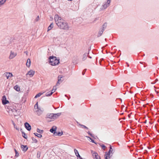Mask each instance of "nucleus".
Segmentation results:
<instances>
[{
  "label": "nucleus",
  "instance_id": "f704fd0d",
  "mask_svg": "<svg viewBox=\"0 0 159 159\" xmlns=\"http://www.w3.org/2000/svg\"><path fill=\"white\" fill-rule=\"evenodd\" d=\"M13 125H14V128L18 130L19 129L18 128H17V126L14 123H13Z\"/></svg>",
  "mask_w": 159,
  "mask_h": 159
},
{
  "label": "nucleus",
  "instance_id": "dca6fc26",
  "mask_svg": "<svg viewBox=\"0 0 159 159\" xmlns=\"http://www.w3.org/2000/svg\"><path fill=\"white\" fill-rule=\"evenodd\" d=\"M14 89L16 91L19 92L20 91V87L17 85H16L14 87Z\"/></svg>",
  "mask_w": 159,
  "mask_h": 159
},
{
  "label": "nucleus",
  "instance_id": "6e6552de",
  "mask_svg": "<svg viewBox=\"0 0 159 159\" xmlns=\"http://www.w3.org/2000/svg\"><path fill=\"white\" fill-rule=\"evenodd\" d=\"M2 103L3 105H5L9 103L8 101L7 100L5 96H3L2 97Z\"/></svg>",
  "mask_w": 159,
  "mask_h": 159
},
{
  "label": "nucleus",
  "instance_id": "aec40b11",
  "mask_svg": "<svg viewBox=\"0 0 159 159\" xmlns=\"http://www.w3.org/2000/svg\"><path fill=\"white\" fill-rule=\"evenodd\" d=\"M104 31V30H99L98 33V37L101 36L102 34Z\"/></svg>",
  "mask_w": 159,
  "mask_h": 159
},
{
  "label": "nucleus",
  "instance_id": "39448f33",
  "mask_svg": "<svg viewBox=\"0 0 159 159\" xmlns=\"http://www.w3.org/2000/svg\"><path fill=\"white\" fill-rule=\"evenodd\" d=\"M111 0H107V2L104 3L102 6L101 9L103 10L106 9L107 7L109 6L111 2Z\"/></svg>",
  "mask_w": 159,
  "mask_h": 159
},
{
  "label": "nucleus",
  "instance_id": "37998d69",
  "mask_svg": "<svg viewBox=\"0 0 159 159\" xmlns=\"http://www.w3.org/2000/svg\"><path fill=\"white\" fill-rule=\"evenodd\" d=\"M14 151H15V153H16V152H17V151L16 150V149H14Z\"/></svg>",
  "mask_w": 159,
  "mask_h": 159
},
{
  "label": "nucleus",
  "instance_id": "2eb2a0df",
  "mask_svg": "<svg viewBox=\"0 0 159 159\" xmlns=\"http://www.w3.org/2000/svg\"><path fill=\"white\" fill-rule=\"evenodd\" d=\"M60 38L59 37L57 36L56 37H54L53 38V41L54 42L57 43L58 41H60Z\"/></svg>",
  "mask_w": 159,
  "mask_h": 159
},
{
  "label": "nucleus",
  "instance_id": "4468645a",
  "mask_svg": "<svg viewBox=\"0 0 159 159\" xmlns=\"http://www.w3.org/2000/svg\"><path fill=\"white\" fill-rule=\"evenodd\" d=\"M57 127L56 126H53L50 129V131L53 134H55V131Z\"/></svg>",
  "mask_w": 159,
  "mask_h": 159
},
{
  "label": "nucleus",
  "instance_id": "72a5a7b5",
  "mask_svg": "<svg viewBox=\"0 0 159 159\" xmlns=\"http://www.w3.org/2000/svg\"><path fill=\"white\" fill-rule=\"evenodd\" d=\"M80 126H81V128H85V129H88V128H87V127H86V126H85L84 125H80Z\"/></svg>",
  "mask_w": 159,
  "mask_h": 159
},
{
  "label": "nucleus",
  "instance_id": "a19ab883",
  "mask_svg": "<svg viewBox=\"0 0 159 159\" xmlns=\"http://www.w3.org/2000/svg\"><path fill=\"white\" fill-rule=\"evenodd\" d=\"M158 80V79H157L155 80V82H154V83L152 82V84H155V83L156 82H157Z\"/></svg>",
  "mask_w": 159,
  "mask_h": 159
},
{
  "label": "nucleus",
  "instance_id": "473e14b6",
  "mask_svg": "<svg viewBox=\"0 0 159 159\" xmlns=\"http://www.w3.org/2000/svg\"><path fill=\"white\" fill-rule=\"evenodd\" d=\"M112 151V149L111 146H110V150L109 152L108 153H109V154H110L111 152Z\"/></svg>",
  "mask_w": 159,
  "mask_h": 159
},
{
  "label": "nucleus",
  "instance_id": "412c9836",
  "mask_svg": "<svg viewBox=\"0 0 159 159\" xmlns=\"http://www.w3.org/2000/svg\"><path fill=\"white\" fill-rule=\"evenodd\" d=\"M53 27V25L52 23L48 27V31H49L51 30L52 29Z\"/></svg>",
  "mask_w": 159,
  "mask_h": 159
},
{
  "label": "nucleus",
  "instance_id": "6ab92c4d",
  "mask_svg": "<svg viewBox=\"0 0 159 159\" xmlns=\"http://www.w3.org/2000/svg\"><path fill=\"white\" fill-rule=\"evenodd\" d=\"M21 148H22V150L25 152L26 151L28 148L26 146L22 145Z\"/></svg>",
  "mask_w": 159,
  "mask_h": 159
},
{
  "label": "nucleus",
  "instance_id": "c756f323",
  "mask_svg": "<svg viewBox=\"0 0 159 159\" xmlns=\"http://www.w3.org/2000/svg\"><path fill=\"white\" fill-rule=\"evenodd\" d=\"M22 133V136L23 137H24L25 139H26L27 138V136L26 135V134L24 133Z\"/></svg>",
  "mask_w": 159,
  "mask_h": 159
},
{
  "label": "nucleus",
  "instance_id": "7c9ffc66",
  "mask_svg": "<svg viewBox=\"0 0 159 159\" xmlns=\"http://www.w3.org/2000/svg\"><path fill=\"white\" fill-rule=\"evenodd\" d=\"M37 131L38 132L40 133H43V130H41L39 129H37Z\"/></svg>",
  "mask_w": 159,
  "mask_h": 159
},
{
  "label": "nucleus",
  "instance_id": "9d476101",
  "mask_svg": "<svg viewBox=\"0 0 159 159\" xmlns=\"http://www.w3.org/2000/svg\"><path fill=\"white\" fill-rule=\"evenodd\" d=\"M63 77V76L61 75H59L58 77V81L57 83L56 86L58 85L59 84H61L62 80H61V79Z\"/></svg>",
  "mask_w": 159,
  "mask_h": 159
},
{
  "label": "nucleus",
  "instance_id": "79ce46f5",
  "mask_svg": "<svg viewBox=\"0 0 159 159\" xmlns=\"http://www.w3.org/2000/svg\"><path fill=\"white\" fill-rule=\"evenodd\" d=\"M88 134H89L91 136H92V134H91L89 131H88Z\"/></svg>",
  "mask_w": 159,
  "mask_h": 159
},
{
  "label": "nucleus",
  "instance_id": "bb28decb",
  "mask_svg": "<svg viewBox=\"0 0 159 159\" xmlns=\"http://www.w3.org/2000/svg\"><path fill=\"white\" fill-rule=\"evenodd\" d=\"M56 86H54L53 87L52 89V90L51 93H54L56 90Z\"/></svg>",
  "mask_w": 159,
  "mask_h": 159
},
{
  "label": "nucleus",
  "instance_id": "4c0bfd02",
  "mask_svg": "<svg viewBox=\"0 0 159 159\" xmlns=\"http://www.w3.org/2000/svg\"><path fill=\"white\" fill-rule=\"evenodd\" d=\"M86 70H87V69H84L83 70V72H82V75H84V74H85V72H86Z\"/></svg>",
  "mask_w": 159,
  "mask_h": 159
},
{
  "label": "nucleus",
  "instance_id": "cd10ccee",
  "mask_svg": "<svg viewBox=\"0 0 159 159\" xmlns=\"http://www.w3.org/2000/svg\"><path fill=\"white\" fill-rule=\"evenodd\" d=\"M32 139L34 143H36L38 142V140L37 139H35L34 137H32Z\"/></svg>",
  "mask_w": 159,
  "mask_h": 159
},
{
  "label": "nucleus",
  "instance_id": "423d86ee",
  "mask_svg": "<svg viewBox=\"0 0 159 159\" xmlns=\"http://www.w3.org/2000/svg\"><path fill=\"white\" fill-rule=\"evenodd\" d=\"M17 55L16 53L13 51H11L9 58L10 59H11L14 58Z\"/></svg>",
  "mask_w": 159,
  "mask_h": 159
},
{
  "label": "nucleus",
  "instance_id": "1a4fd4ad",
  "mask_svg": "<svg viewBox=\"0 0 159 159\" xmlns=\"http://www.w3.org/2000/svg\"><path fill=\"white\" fill-rule=\"evenodd\" d=\"M35 71L32 70H30L26 74V75H29L30 77H32L34 75Z\"/></svg>",
  "mask_w": 159,
  "mask_h": 159
},
{
  "label": "nucleus",
  "instance_id": "f3484780",
  "mask_svg": "<svg viewBox=\"0 0 159 159\" xmlns=\"http://www.w3.org/2000/svg\"><path fill=\"white\" fill-rule=\"evenodd\" d=\"M110 157V154L109 153L106 152L105 155V159H109Z\"/></svg>",
  "mask_w": 159,
  "mask_h": 159
},
{
  "label": "nucleus",
  "instance_id": "b1692460",
  "mask_svg": "<svg viewBox=\"0 0 159 159\" xmlns=\"http://www.w3.org/2000/svg\"><path fill=\"white\" fill-rule=\"evenodd\" d=\"M36 136H37L39 138H41L42 137V135L40 134H38L37 133H34V134Z\"/></svg>",
  "mask_w": 159,
  "mask_h": 159
},
{
  "label": "nucleus",
  "instance_id": "4be33fe9",
  "mask_svg": "<svg viewBox=\"0 0 159 159\" xmlns=\"http://www.w3.org/2000/svg\"><path fill=\"white\" fill-rule=\"evenodd\" d=\"M107 23H104L102 26V30H104L107 27Z\"/></svg>",
  "mask_w": 159,
  "mask_h": 159
},
{
  "label": "nucleus",
  "instance_id": "c9c22d12",
  "mask_svg": "<svg viewBox=\"0 0 159 159\" xmlns=\"http://www.w3.org/2000/svg\"><path fill=\"white\" fill-rule=\"evenodd\" d=\"M88 137V138H89V139L91 140V141L92 142V143H95L94 142V141L90 137Z\"/></svg>",
  "mask_w": 159,
  "mask_h": 159
},
{
  "label": "nucleus",
  "instance_id": "20e7f679",
  "mask_svg": "<svg viewBox=\"0 0 159 159\" xmlns=\"http://www.w3.org/2000/svg\"><path fill=\"white\" fill-rule=\"evenodd\" d=\"M61 115V113H58L56 114L51 113L48 114L46 116V118L50 119L53 121L57 119Z\"/></svg>",
  "mask_w": 159,
  "mask_h": 159
},
{
  "label": "nucleus",
  "instance_id": "ea45409f",
  "mask_svg": "<svg viewBox=\"0 0 159 159\" xmlns=\"http://www.w3.org/2000/svg\"><path fill=\"white\" fill-rule=\"evenodd\" d=\"M19 153H18V152H16V153L15 156L16 157H18L19 156Z\"/></svg>",
  "mask_w": 159,
  "mask_h": 159
},
{
  "label": "nucleus",
  "instance_id": "f8f14e48",
  "mask_svg": "<svg viewBox=\"0 0 159 159\" xmlns=\"http://www.w3.org/2000/svg\"><path fill=\"white\" fill-rule=\"evenodd\" d=\"M93 156L94 159H100V157L96 152H94L93 153Z\"/></svg>",
  "mask_w": 159,
  "mask_h": 159
},
{
  "label": "nucleus",
  "instance_id": "ddd939ff",
  "mask_svg": "<svg viewBox=\"0 0 159 159\" xmlns=\"http://www.w3.org/2000/svg\"><path fill=\"white\" fill-rule=\"evenodd\" d=\"M74 152L76 156L80 159H83L79 155L78 151L76 149H74Z\"/></svg>",
  "mask_w": 159,
  "mask_h": 159
},
{
  "label": "nucleus",
  "instance_id": "e433bc0d",
  "mask_svg": "<svg viewBox=\"0 0 159 159\" xmlns=\"http://www.w3.org/2000/svg\"><path fill=\"white\" fill-rule=\"evenodd\" d=\"M63 134L62 132H58L57 133V135H58V136H61Z\"/></svg>",
  "mask_w": 159,
  "mask_h": 159
},
{
  "label": "nucleus",
  "instance_id": "9b49d317",
  "mask_svg": "<svg viewBox=\"0 0 159 159\" xmlns=\"http://www.w3.org/2000/svg\"><path fill=\"white\" fill-rule=\"evenodd\" d=\"M25 128L28 130L30 131L31 129V126L27 122H26L25 124Z\"/></svg>",
  "mask_w": 159,
  "mask_h": 159
},
{
  "label": "nucleus",
  "instance_id": "f03ea898",
  "mask_svg": "<svg viewBox=\"0 0 159 159\" xmlns=\"http://www.w3.org/2000/svg\"><path fill=\"white\" fill-rule=\"evenodd\" d=\"M43 111V109L42 108L38 107V102H37L34 107V111L36 114L38 116H40L42 114Z\"/></svg>",
  "mask_w": 159,
  "mask_h": 159
},
{
  "label": "nucleus",
  "instance_id": "58836bf2",
  "mask_svg": "<svg viewBox=\"0 0 159 159\" xmlns=\"http://www.w3.org/2000/svg\"><path fill=\"white\" fill-rule=\"evenodd\" d=\"M101 147H102V148L104 150H105V149L106 148V146L104 145H102L101 146Z\"/></svg>",
  "mask_w": 159,
  "mask_h": 159
},
{
  "label": "nucleus",
  "instance_id": "0eeeda50",
  "mask_svg": "<svg viewBox=\"0 0 159 159\" xmlns=\"http://www.w3.org/2000/svg\"><path fill=\"white\" fill-rule=\"evenodd\" d=\"M4 75L6 77L7 79H10L13 76L12 73L10 72H5L4 74Z\"/></svg>",
  "mask_w": 159,
  "mask_h": 159
},
{
  "label": "nucleus",
  "instance_id": "a211bd4d",
  "mask_svg": "<svg viewBox=\"0 0 159 159\" xmlns=\"http://www.w3.org/2000/svg\"><path fill=\"white\" fill-rule=\"evenodd\" d=\"M31 63L30 60L29 58L27 60V62L26 63V66L28 67H29L30 66Z\"/></svg>",
  "mask_w": 159,
  "mask_h": 159
},
{
  "label": "nucleus",
  "instance_id": "5701e85b",
  "mask_svg": "<svg viewBox=\"0 0 159 159\" xmlns=\"http://www.w3.org/2000/svg\"><path fill=\"white\" fill-rule=\"evenodd\" d=\"M6 1V0H0V7L3 5Z\"/></svg>",
  "mask_w": 159,
  "mask_h": 159
},
{
  "label": "nucleus",
  "instance_id": "2f4dec72",
  "mask_svg": "<svg viewBox=\"0 0 159 159\" xmlns=\"http://www.w3.org/2000/svg\"><path fill=\"white\" fill-rule=\"evenodd\" d=\"M87 56V55L86 54H84L83 56V59L85 60L86 59Z\"/></svg>",
  "mask_w": 159,
  "mask_h": 159
},
{
  "label": "nucleus",
  "instance_id": "c85d7f7f",
  "mask_svg": "<svg viewBox=\"0 0 159 159\" xmlns=\"http://www.w3.org/2000/svg\"><path fill=\"white\" fill-rule=\"evenodd\" d=\"M52 94V93L51 92L50 93H49L48 92L47 93H46L45 95L46 96H50Z\"/></svg>",
  "mask_w": 159,
  "mask_h": 159
},
{
  "label": "nucleus",
  "instance_id": "a878e982",
  "mask_svg": "<svg viewBox=\"0 0 159 159\" xmlns=\"http://www.w3.org/2000/svg\"><path fill=\"white\" fill-rule=\"evenodd\" d=\"M39 19H40L39 17L38 16H37V17H36V18L34 19V22H36L38 21H39Z\"/></svg>",
  "mask_w": 159,
  "mask_h": 159
},
{
  "label": "nucleus",
  "instance_id": "7ed1b4c3",
  "mask_svg": "<svg viewBox=\"0 0 159 159\" xmlns=\"http://www.w3.org/2000/svg\"><path fill=\"white\" fill-rule=\"evenodd\" d=\"M49 63L52 66L56 65L59 63V61L54 56H50L49 57Z\"/></svg>",
  "mask_w": 159,
  "mask_h": 159
},
{
  "label": "nucleus",
  "instance_id": "c03bdc74",
  "mask_svg": "<svg viewBox=\"0 0 159 159\" xmlns=\"http://www.w3.org/2000/svg\"><path fill=\"white\" fill-rule=\"evenodd\" d=\"M89 58H91V57H90V56H89Z\"/></svg>",
  "mask_w": 159,
  "mask_h": 159
},
{
  "label": "nucleus",
  "instance_id": "f257e3e1",
  "mask_svg": "<svg viewBox=\"0 0 159 159\" xmlns=\"http://www.w3.org/2000/svg\"><path fill=\"white\" fill-rule=\"evenodd\" d=\"M54 20L57 26L61 29L68 30L70 27L67 23L58 15L54 16Z\"/></svg>",
  "mask_w": 159,
  "mask_h": 159
},
{
  "label": "nucleus",
  "instance_id": "393cba45",
  "mask_svg": "<svg viewBox=\"0 0 159 159\" xmlns=\"http://www.w3.org/2000/svg\"><path fill=\"white\" fill-rule=\"evenodd\" d=\"M42 94V93H39L37 94L34 97V98H36L38 97H39Z\"/></svg>",
  "mask_w": 159,
  "mask_h": 159
}]
</instances>
